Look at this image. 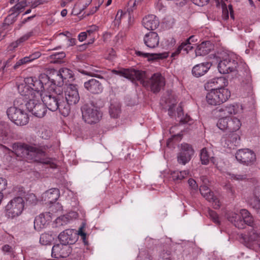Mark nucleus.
<instances>
[{
    "instance_id": "17",
    "label": "nucleus",
    "mask_w": 260,
    "mask_h": 260,
    "mask_svg": "<svg viewBox=\"0 0 260 260\" xmlns=\"http://www.w3.org/2000/svg\"><path fill=\"white\" fill-rule=\"evenodd\" d=\"M194 153L192 147L186 143L182 144L180 151L177 154V161L179 164L185 165L189 161Z\"/></svg>"
},
{
    "instance_id": "55",
    "label": "nucleus",
    "mask_w": 260,
    "mask_h": 260,
    "mask_svg": "<svg viewBox=\"0 0 260 260\" xmlns=\"http://www.w3.org/2000/svg\"><path fill=\"white\" fill-rule=\"evenodd\" d=\"M126 16H127V13H126V12H125L124 13H123L122 11L119 10L117 12V15L115 17V21L117 22H119L122 17H125Z\"/></svg>"
},
{
    "instance_id": "10",
    "label": "nucleus",
    "mask_w": 260,
    "mask_h": 260,
    "mask_svg": "<svg viewBox=\"0 0 260 260\" xmlns=\"http://www.w3.org/2000/svg\"><path fill=\"white\" fill-rule=\"evenodd\" d=\"M112 72L116 75L123 76L132 81H139L142 85H146L147 82L143 81L142 79L145 76V71L137 70L134 69H124L119 70H113Z\"/></svg>"
},
{
    "instance_id": "22",
    "label": "nucleus",
    "mask_w": 260,
    "mask_h": 260,
    "mask_svg": "<svg viewBox=\"0 0 260 260\" xmlns=\"http://www.w3.org/2000/svg\"><path fill=\"white\" fill-rule=\"evenodd\" d=\"M84 87L90 93L94 94L101 93L103 90L102 83L94 78L85 82Z\"/></svg>"
},
{
    "instance_id": "42",
    "label": "nucleus",
    "mask_w": 260,
    "mask_h": 260,
    "mask_svg": "<svg viewBox=\"0 0 260 260\" xmlns=\"http://www.w3.org/2000/svg\"><path fill=\"white\" fill-rule=\"evenodd\" d=\"M193 36H190L189 38L181 43V45L182 47V50L185 51L186 53H188L189 50H191L193 48V46H191L190 42L193 41Z\"/></svg>"
},
{
    "instance_id": "48",
    "label": "nucleus",
    "mask_w": 260,
    "mask_h": 260,
    "mask_svg": "<svg viewBox=\"0 0 260 260\" xmlns=\"http://www.w3.org/2000/svg\"><path fill=\"white\" fill-rule=\"evenodd\" d=\"M188 183L190 188L191 193H195L197 191L198 188L196 181L194 179L190 178L188 180Z\"/></svg>"
},
{
    "instance_id": "32",
    "label": "nucleus",
    "mask_w": 260,
    "mask_h": 260,
    "mask_svg": "<svg viewBox=\"0 0 260 260\" xmlns=\"http://www.w3.org/2000/svg\"><path fill=\"white\" fill-rule=\"evenodd\" d=\"M213 46L210 41H205L199 44L196 50L197 56H204L208 54L212 49Z\"/></svg>"
},
{
    "instance_id": "9",
    "label": "nucleus",
    "mask_w": 260,
    "mask_h": 260,
    "mask_svg": "<svg viewBox=\"0 0 260 260\" xmlns=\"http://www.w3.org/2000/svg\"><path fill=\"white\" fill-rule=\"evenodd\" d=\"M82 252V249L75 247L73 249L70 245L61 243L56 244L52 248V256L55 258L67 257L70 254L74 255L75 253L80 254Z\"/></svg>"
},
{
    "instance_id": "45",
    "label": "nucleus",
    "mask_w": 260,
    "mask_h": 260,
    "mask_svg": "<svg viewBox=\"0 0 260 260\" xmlns=\"http://www.w3.org/2000/svg\"><path fill=\"white\" fill-rule=\"evenodd\" d=\"M242 221H243V229L245 228V224H247L252 228L255 229L256 228V224L254 221V219L253 217L251 215L248 217H247L245 219H242Z\"/></svg>"
},
{
    "instance_id": "43",
    "label": "nucleus",
    "mask_w": 260,
    "mask_h": 260,
    "mask_svg": "<svg viewBox=\"0 0 260 260\" xmlns=\"http://www.w3.org/2000/svg\"><path fill=\"white\" fill-rule=\"evenodd\" d=\"M52 239L51 235L46 233L43 234L41 235L40 242L44 245H49L51 243Z\"/></svg>"
},
{
    "instance_id": "57",
    "label": "nucleus",
    "mask_w": 260,
    "mask_h": 260,
    "mask_svg": "<svg viewBox=\"0 0 260 260\" xmlns=\"http://www.w3.org/2000/svg\"><path fill=\"white\" fill-rule=\"evenodd\" d=\"M83 228H84V226H82L79 229V231H78V233H79L78 235H80L81 236V238L83 240V242L85 244H86L87 243V242L86 241V234L85 232H84L83 231Z\"/></svg>"
},
{
    "instance_id": "39",
    "label": "nucleus",
    "mask_w": 260,
    "mask_h": 260,
    "mask_svg": "<svg viewBox=\"0 0 260 260\" xmlns=\"http://www.w3.org/2000/svg\"><path fill=\"white\" fill-rule=\"evenodd\" d=\"M200 158L202 164L203 165H207L209 163L210 159H211V160L214 163V158L210 156L206 148H204L201 150Z\"/></svg>"
},
{
    "instance_id": "61",
    "label": "nucleus",
    "mask_w": 260,
    "mask_h": 260,
    "mask_svg": "<svg viewBox=\"0 0 260 260\" xmlns=\"http://www.w3.org/2000/svg\"><path fill=\"white\" fill-rule=\"evenodd\" d=\"M116 56L115 51L113 49H111L109 51L108 56L107 59L109 60H113Z\"/></svg>"
},
{
    "instance_id": "56",
    "label": "nucleus",
    "mask_w": 260,
    "mask_h": 260,
    "mask_svg": "<svg viewBox=\"0 0 260 260\" xmlns=\"http://www.w3.org/2000/svg\"><path fill=\"white\" fill-rule=\"evenodd\" d=\"M222 17L223 19L224 20H227L229 16V10L228 8H226L225 5L222 6Z\"/></svg>"
},
{
    "instance_id": "31",
    "label": "nucleus",
    "mask_w": 260,
    "mask_h": 260,
    "mask_svg": "<svg viewBox=\"0 0 260 260\" xmlns=\"http://www.w3.org/2000/svg\"><path fill=\"white\" fill-rule=\"evenodd\" d=\"M212 64L209 62H203L194 66L192 69L193 76L199 77L204 75L211 68Z\"/></svg>"
},
{
    "instance_id": "19",
    "label": "nucleus",
    "mask_w": 260,
    "mask_h": 260,
    "mask_svg": "<svg viewBox=\"0 0 260 260\" xmlns=\"http://www.w3.org/2000/svg\"><path fill=\"white\" fill-rule=\"evenodd\" d=\"M58 238L61 243L70 245L76 242L78 235L74 230L67 229L60 233Z\"/></svg>"
},
{
    "instance_id": "44",
    "label": "nucleus",
    "mask_w": 260,
    "mask_h": 260,
    "mask_svg": "<svg viewBox=\"0 0 260 260\" xmlns=\"http://www.w3.org/2000/svg\"><path fill=\"white\" fill-rule=\"evenodd\" d=\"M137 0H129L126 6V13L130 14L133 13L134 10L137 8Z\"/></svg>"
},
{
    "instance_id": "24",
    "label": "nucleus",
    "mask_w": 260,
    "mask_h": 260,
    "mask_svg": "<svg viewBox=\"0 0 260 260\" xmlns=\"http://www.w3.org/2000/svg\"><path fill=\"white\" fill-rule=\"evenodd\" d=\"M228 84V81L223 77L218 78H215L210 80L206 84L205 88H207L208 90H217L221 88H224Z\"/></svg>"
},
{
    "instance_id": "60",
    "label": "nucleus",
    "mask_w": 260,
    "mask_h": 260,
    "mask_svg": "<svg viewBox=\"0 0 260 260\" xmlns=\"http://www.w3.org/2000/svg\"><path fill=\"white\" fill-rule=\"evenodd\" d=\"M28 3L30 4V7L31 8L34 9L37 7L38 6L42 4V2L41 0H37L34 2L32 0H28Z\"/></svg>"
},
{
    "instance_id": "18",
    "label": "nucleus",
    "mask_w": 260,
    "mask_h": 260,
    "mask_svg": "<svg viewBox=\"0 0 260 260\" xmlns=\"http://www.w3.org/2000/svg\"><path fill=\"white\" fill-rule=\"evenodd\" d=\"M239 107L237 104H228L217 107L215 113L222 118H228L231 115H236L238 113Z\"/></svg>"
},
{
    "instance_id": "46",
    "label": "nucleus",
    "mask_w": 260,
    "mask_h": 260,
    "mask_svg": "<svg viewBox=\"0 0 260 260\" xmlns=\"http://www.w3.org/2000/svg\"><path fill=\"white\" fill-rule=\"evenodd\" d=\"M16 17L10 13V14L5 18L3 23L4 27L9 26L13 23L16 20Z\"/></svg>"
},
{
    "instance_id": "50",
    "label": "nucleus",
    "mask_w": 260,
    "mask_h": 260,
    "mask_svg": "<svg viewBox=\"0 0 260 260\" xmlns=\"http://www.w3.org/2000/svg\"><path fill=\"white\" fill-rule=\"evenodd\" d=\"M8 133L5 128L0 125V141L3 142L7 139Z\"/></svg>"
},
{
    "instance_id": "40",
    "label": "nucleus",
    "mask_w": 260,
    "mask_h": 260,
    "mask_svg": "<svg viewBox=\"0 0 260 260\" xmlns=\"http://www.w3.org/2000/svg\"><path fill=\"white\" fill-rule=\"evenodd\" d=\"M58 71L64 80H68L69 81V79L73 78L72 71L68 68H62Z\"/></svg>"
},
{
    "instance_id": "15",
    "label": "nucleus",
    "mask_w": 260,
    "mask_h": 260,
    "mask_svg": "<svg viewBox=\"0 0 260 260\" xmlns=\"http://www.w3.org/2000/svg\"><path fill=\"white\" fill-rule=\"evenodd\" d=\"M236 158L239 162L246 166L254 164L256 159L254 152L249 149H239L236 153Z\"/></svg>"
},
{
    "instance_id": "29",
    "label": "nucleus",
    "mask_w": 260,
    "mask_h": 260,
    "mask_svg": "<svg viewBox=\"0 0 260 260\" xmlns=\"http://www.w3.org/2000/svg\"><path fill=\"white\" fill-rule=\"evenodd\" d=\"M59 195V189L53 188L47 190L42 194V199L46 202V204H52L57 200Z\"/></svg>"
},
{
    "instance_id": "23",
    "label": "nucleus",
    "mask_w": 260,
    "mask_h": 260,
    "mask_svg": "<svg viewBox=\"0 0 260 260\" xmlns=\"http://www.w3.org/2000/svg\"><path fill=\"white\" fill-rule=\"evenodd\" d=\"M200 191L201 194L209 202L213 203V206L215 209H218L220 206L219 200L213 194V192L211 191L206 185H202L200 187Z\"/></svg>"
},
{
    "instance_id": "41",
    "label": "nucleus",
    "mask_w": 260,
    "mask_h": 260,
    "mask_svg": "<svg viewBox=\"0 0 260 260\" xmlns=\"http://www.w3.org/2000/svg\"><path fill=\"white\" fill-rule=\"evenodd\" d=\"M66 56V54L63 52L56 53L51 55L49 58L51 62L58 63L62 62V59Z\"/></svg>"
},
{
    "instance_id": "59",
    "label": "nucleus",
    "mask_w": 260,
    "mask_h": 260,
    "mask_svg": "<svg viewBox=\"0 0 260 260\" xmlns=\"http://www.w3.org/2000/svg\"><path fill=\"white\" fill-rule=\"evenodd\" d=\"M7 185V180L4 178H0V192L6 189Z\"/></svg>"
},
{
    "instance_id": "37",
    "label": "nucleus",
    "mask_w": 260,
    "mask_h": 260,
    "mask_svg": "<svg viewBox=\"0 0 260 260\" xmlns=\"http://www.w3.org/2000/svg\"><path fill=\"white\" fill-rule=\"evenodd\" d=\"M171 177L175 181L179 182L189 175L188 171H174L171 173Z\"/></svg>"
},
{
    "instance_id": "21",
    "label": "nucleus",
    "mask_w": 260,
    "mask_h": 260,
    "mask_svg": "<svg viewBox=\"0 0 260 260\" xmlns=\"http://www.w3.org/2000/svg\"><path fill=\"white\" fill-rule=\"evenodd\" d=\"M51 214L50 212H45L40 214L35 218L34 228L37 231H40L45 228L51 221Z\"/></svg>"
},
{
    "instance_id": "30",
    "label": "nucleus",
    "mask_w": 260,
    "mask_h": 260,
    "mask_svg": "<svg viewBox=\"0 0 260 260\" xmlns=\"http://www.w3.org/2000/svg\"><path fill=\"white\" fill-rule=\"evenodd\" d=\"M248 204L255 210L260 209V188L255 187L252 194L247 199Z\"/></svg>"
},
{
    "instance_id": "33",
    "label": "nucleus",
    "mask_w": 260,
    "mask_h": 260,
    "mask_svg": "<svg viewBox=\"0 0 260 260\" xmlns=\"http://www.w3.org/2000/svg\"><path fill=\"white\" fill-rule=\"evenodd\" d=\"M228 220L233 224L236 228L240 229H243V221L240 214L231 212L227 215Z\"/></svg>"
},
{
    "instance_id": "26",
    "label": "nucleus",
    "mask_w": 260,
    "mask_h": 260,
    "mask_svg": "<svg viewBox=\"0 0 260 260\" xmlns=\"http://www.w3.org/2000/svg\"><path fill=\"white\" fill-rule=\"evenodd\" d=\"M142 24L147 29L153 30L158 27L159 21L155 15L149 14L143 18Z\"/></svg>"
},
{
    "instance_id": "8",
    "label": "nucleus",
    "mask_w": 260,
    "mask_h": 260,
    "mask_svg": "<svg viewBox=\"0 0 260 260\" xmlns=\"http://www.w3.org/2000/svg\"><path fill=\"white\" fill-rule=\"evenodd\" d=\"M238 67L237 58L233 54L225 55L218 64L219 72L223 74L235 72Z\"/></svg>"
},
{
    "instance_id": "3",
    "label": "nucleus",
    "mask_w": 260,
    "mask_h": 260,
    "mask_svg": "<svg viewBox=\"0 0 260 260\" xmlns=\"http://www.w3.org/2000/svg\"><path fill=\"white\" fill-rule=\"evenodd\" d=\"M46 79L38 80L36 78L28 77L25 79L26 85H19L18 89L21 95L26 98H35L40 99L46 91L44 90L47 86V83L44 82Z\"/></svg>"
},
{
    "instance_id": "38",
    "label": "nucleus",
    "mask_w": 260,
    "mask_h": 260,
    "mask_svg": "<svg viewBox=\"0 0 260 260\" xmlns=\"http://www.w3.org/2000/svg\"><path fill=\"white\" fill-rule=\"evenodd\" d=\"M92 0H79L75 4V9H77L79 12L77 14H80L91 3Z\"/></svg>"
},
{
    "instance_id": "34",
    "label": "nucleus",
    "mask_w": 260,
    "mask_h": 260,
    "mask_svg": "<svg viewBox=\"0 0 260 260\" xmlns=\"http://www.w3.org/2000/svg\"><path fill=\"white\" fill-rule=\"evenodd\" d=\"M136 54L138 56H141L144 58H148L149 60H155L158 59L166 58L168 56V54L167 53L159 54H150L148 53H144L140 51H136Z\"/></svg>"
},
{
    "instance_id": "14",
    "label": "nucleus",
    "mask_w": 260,
    "mask_h": 260,
    "mask_svg": "<svg viewBox=\"0 0 260 260\" xmlns=\"http://www.w3.org/2000/svg\"><path fill=\"white\" fill-rule=\"evenodd\" d=\"M146 73L145 72V76L142 80L147 82V84L146 85H143V86L144 87L149 86L153 93L159 92L165 85V79L160 73H154L148 80H146Z\"/></svg>"
},
{
    "instance_id": "49",
    "label": "nucleus",
    "mask_w": 260,
    "mask_h": 260,
    "mask_svg": "<svg viewBox=\"0 0 260 260\" xmlns=\"http://www.w3.org/2000/svg\"><path fill=\"white\" fill-rule=\"evenodd\" d=\"M208 214L210 217L211 219L215 223L219 224L220 223V221L219 220L218 216L217 213L213 211L209 210L208 211Z\"/></svg>"
},
{
    "instance_id": "13",
    "label": "nucleus",
    "mask_w": 260,
    "mask_h": 260,
    "mask_svg": "<svg viewBox=\"0 0 260 260\" xmlns=\"http://www.w3.org/2000/svg\"><path fill=\"white\" fill-rule=\"evenodd\" d=\"M217 126L221 130L233 134L240 128L241 122L239 119L235 117L230 118H221L218 120Z\"/></svg>"
},
{
    "instance_id": "54",
    "label": "nucleus",
    "mask_w": 260,
    "mask_h": 260,
    "mask_svg": "<svg viewBox=\"0 0 260 260\" xmlns=\"http://www.w3.org/2000/svg\"><path fill=\"white\" fill-rule=\"evenodd\" d=\"M79 71L80 73H81L82 74H84V75H88V76H90L91 77H96V78L101 79H104V78L102 76L96 74H95L94 73L87 72V71H86L84 70H80Z\"/></svg>"
},
{
    "instance_id": "35",
    "label": "nucleus",
    "mask_w": 260,
    "mask_h": 260,
    "mask_svg": "<svg viewBox=\"0 0 260 260\" xmlns=\"http://www.w3.org/2000/svg\"><path fill=\"white\" fill-rule=\"evenodd\" d=\"M177 118L178 120L181 123H189L190 121H191V119L189 115L186 114L184 115L183 112V109L181 106H179L177 108Z\"/></svg>"
},
{
    "instance_id": "51",
    "label": "nucleus",
    "mask_w": 260,
    "mask_h": 260,
    "mask_svg": "<svg viewBox=\"0 0 260 260\" xmlns=\"http://www.w3.org/2000/svg\"><path fill=\"white\" fill-rule=\"evenodd\" d=\"M231 178L238 181H242L247 179V175L246 174H230Z\"/></svg>"
},
{
    "instance_id": "25",
    "label": "nucleus",
    "mask_w": 260,
    "mask_h": 260,
    "mask_svg": "<svg viewBox=\"0 0 260 260\" xmlns=\"http://www.w3.org/2000/svg\"><path fill=\"white\" fill-rule=\"evenodd\" d=\"M240 138L237 134H226L222 138V143L224 147L234 149L238 145Z\"/></svg>"
},
{
    "instance_id": "62",
    "label": "nucleus",
    "mask_w": 260,
    "mask_h": 260,
    "mask_svg": "<svg viewBox=\"0 0 260 260\" xmlns=\"http://www.w3.org/2000/svg\"><path fill=\"white\" fill-rule=\"evenodd\" d=\"M40 56V54L39 52H36L29 56H26V57H27L29 58V62L31 61L36 58H38Z\"/></svg>"
},
{
    "instance_id": "16",
    "label": "nucleus",
    "mask_w": 260,
    "mask_h": 260,
    "mask_svg": "<svg viewBox=\"0 0 260 260\" xmlns=\"http://www.w3.org/2000/svg\"><path fill=\"white\" fill-rule=\"evenodd\" d=\"M66 102L68 103L69 107L70 105H75L78 103L80 100V96L77 85L70 84L68 85L64 91Z\"/></svg>"
},
{
    "instance_id": "28",
    "label": "nucleus",
    "mask_w": 260,
    "mask_h": 260,
    "mask_svg": "<svg viewBox=\"0 0 260 260\" xmlns=\"http://www.w3.org/2000/svg\"><path fill=\"white\" fill-rule=\"evenodd\" d=\"M239 68L243 69L244 73H243V76H246L245 80H243L242 81V86L247 93H251L252 90V86L251 76L249 69H248L247 66L246 64H242L241 67H239Z\"/></svg>"
},
{
    "instance_id": "27",
    "label": "nucleus",
    "mask_w": 260,
    "mask_h": 260,
    "mask_svg": "<svg viewBox=\"0 0 260 260\" xmlns=\"http://www.w3.org/2000/svg\"><path fill=\"white\" fill-rule=\"evenodd\" d=\"M144 42L145 45L149 48L157 47L159 43V38L158 34L154 31H150L144 37Z\"/></svg>"
},
{
    "instance_id": "52",
    "label": "nucleus",
    "mask_w": 260,
    "mask_h": 260,
    "mask_svg": "<svg viewBox=\"0 0 260 260\" xmlns=\"http://www.w3.org/2000/svg\"><path fill=\"white\" fill-rule=\"evenodd\" d=\"M29 62V58L26 57H24L19 60H18L15 64L13 68L14 69H18L21 65L26 63Z\"/></svg>"
},
{
    "instance_id": "12",
    "label": "nucleus",
    "mask_w": 260,
    "mask_h": 260,
    "mask_svg": "<svg viewBox=\"0 0 260 260\" xmlns=\"http://www.w3.org/2000/svg\"><path fill=\"white\" fill-rule=\"evenodd\" d=\"M28 101L24 105L28 110L35 116L42 118L45 116L47 111L46 107L44 103L40 102V99L35 98H26Z\"/></svg>"
},
{
    "instance_id": "5",
    "label": "nucleus",
    "mask_w": 260,
    "mask_h": 260,
    "mask_svg": "<svg viewBox=\"0 0 260 260\" xmlns=\"http://www.w3.org/2000/svg\"><path fill=\"white\" fill-rule=\"evenodd\" d=\"M230 90L225 88L209 90L206 95V101L209 105H219L225 102L230 97Z\"/></svg>"
},
{
    "instance_id": "4",
    "label": "nucleus",
    "mask_w": 260,
    "mask_h": 260,
    "mask_svg": "<svg viewBox=\"0 0 260 260\" xmlns=\"http://www.w3.org/2000/svg\"><path fill=\"white\" fill-rule=\"evenodd\" d=\"M23 100L18 98L14 102V106L7 109V114L8 118L17 125H24L28 122L29 117L22 109Z\"/></svg>"
},
{
    "instance_id": "64",
    "label": "nucleus",
    "mask_w": 260,
    "mask_h": 260,
    "mask_svg": "<svg viewBox=\"0 0 260 260\" xmlns=\"http://www.w3.org/2000/svg\"><path fill=\"white\" fill-rule=\"evenodd\" d=\"M175 110V105L174 104L171 105L168 109V114L170 116L173 117L174 116V111Z\"/></svg>"
},
{
    "instance_id": "20",
    "label": "nucleus",
    "mask_w": 260,
    "mask_h": 260,
    "mask_svg": "<svg viewBox=\"0 0 260 260\" xmlns=\"http://www.w3.org/2000/svg\"><path fill=\"white\" fill-rule=\"evenodd\" d=\"M42 79H46L50 81L51 83V85H53L52 87L54 88L56 87L57 88V91H60L59 87L62 86L63 84L64 80L63 79L61 76H60L59 72L57 70H54L51 73H50V76L44 74L42 75Z\"/></svg>"
},
{
    "instance_id": "11",
    "label": "nucleus",
    "mask_w": 260,
    "mask_h": 260,
    "mask_svg": "<svg viewBox=\"0 0 260 260\" xmlns=\"http://www.w3.org/2000/svg\"><path fill=\"white\" fill-rule=\"evenodd\" d=\"M24 207V202L22 198H14L6 205V214L9 217L12 218L17 217L22 213Z\"/></svg>"
},
{
    "instance_id": "63",
    "label": "nucleus",
    "mask_w": 260,
    "mask_h": 260,
    "mask_svg": "<svg viewBox=\"0 0 260 260\" xmlns=\"http://www.w3.org/2000/svg\"><path fill=\"white\" fill-rule=\"evenodd\" d=\"M87 35L86 32H82L78 35V39L80 42L84 41L87 38Z\"/></svg>"
},
{
    "instance_id": "2",
    "label": "nucleus",
    "mask_w": 260,
    "mask_h": 260,
    "mask_svg": "<svg viewBox=\"0 0 260 260\" xmlns=\"http://www.w3.org/2000/svg\"><path fill=\"white\" fill-rule=\"evenodd\" d=\"M52 92H46L41 98L43 103L49 110L54 112L59 110L60 113L66 117L69 115L71 108L68 103L64 102L63 96L57 88L51 87Z\"/></svg>"
},
{
    "instance_id": "6",
    "label": "nucleus",
    "mask_w": 260,
    "mask_h": 260,
    "mask_svg": "<svg viewBox=\"0 0 260 260\" xmlns=\"http://www.w3.org/2000/svg\"><path fill=\"white\" fill-rule=\"evenodd\" d=\"M81 110L83 120L88 124L98 123L102 117L101 111L92 104H84L81 107Z\"/></svg>"
},
{
    "instance_id": "36",
    "label": "nucleus",
    "mask_w": 260,
    "mask_h": 260,
    "mask_svg": "<svg viewBox=\"0 0 260 260\" xmlns=\"http://www.w3.org/2000/svg\"><path fill=\"white\" fill-rule=\"evenodd\" d=\"M121 112L119 104L115 103L111 104L109 107V114L111 117L117 118L119 117Z\"/></svg>"
},
{
    "instance_id": "53",
    "label": "nucleus",
    "mask_w": 260,
    "mask_h": 260,
    "mask_svg": "<svg viewBox=\"0 0 260 260\" xmlns=\"http://www.w3.org/2000/svg\"><path fill=\"white\" fill-rule=\"evenodd\" d=\"M194 4L200 7L207 5L210 0H191Z\"/></svg>"
},
{
    "instance_id": "7",
    "label": "nucleus",
    "mask_w": 260,
    "mask_h": 260,
    "mask_svg": "<svg viewBox=\"0 0 260 260\" xmlns=\"http://www.w3.org/2000/svg\"><path fill=\"white\" fill-rule=\"evenodd\" d=\"M240 240L245 246L250 249H260V232L255 229L249 230L247 234H241Z\"/></svg>"
},
{
    "instance_id": "1",
    "label": "nucleus",
    "mask_w": 260,
    "mask_h": 260,
    "mask_svg": "<svg viewBox=\"0 0 260 260\" xmlns=\"http://www.w3.org/2000/svg\"><path fill=\"white\" fill-rule=\"evenodd\" d=\"M49 148L47 145L37 144H27L17 142L13 144V152L28 162H38L44 164H50V158H43L46 155V151Z\"/></svg>"
},
{
    "instance_id": "58",
    "label": "nucleus",
    "mask_w": 260,
    "mask_h": 260,
    "mask_svg": "<svg viewBox=\"0 0 260 260\" xmlns=\"http://www.w3.org/2000/svg\"><path fill=\"white\" fill-rule=\"evenodd\" d=\"M241 217H242V219H245L247 217H249L251 216L250 213L249 212L248 210L246 209H241L240 211V214Z\"/></svg>"
},
{
    "instance_id": "47",
    "label": "nucleus",
    "mask_w": 260,
    "mask_h": 260,
    "mask_svg": "<svg viewBox=\"0 0 260 260\" xmlns=\"http://www.w3.org/2000/svg\"><path fill=\"white\" fill-rule=\"evenodd\" d=\"M22 10V7L17 3L10 9L9 12L17 17Z\"/></svg>"
}]
</instances>
